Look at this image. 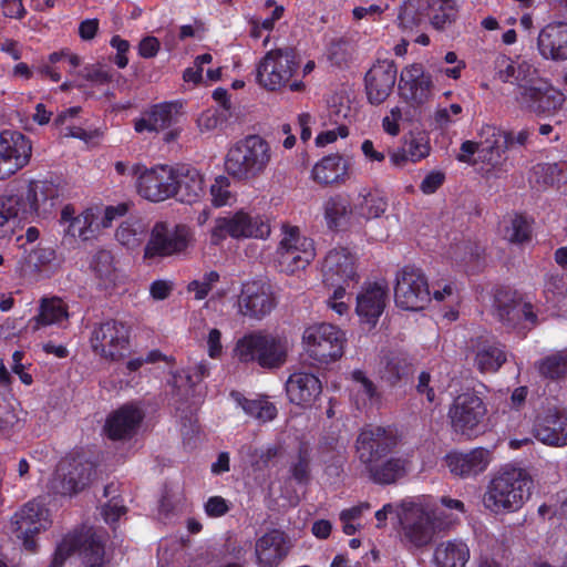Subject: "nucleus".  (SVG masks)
<instances>
[{
	"instance_id": "nucleus-17",
	"label": "nucleus",
	"mask_w": 567,
	"mask_h": 567,
	"mask_svg": "<svg viewBox=\"0 0 567 567\" xmlns=\"http://www.w3.org/2000/svg\"><path fill=\"white\" fill-rule=\"evenodd\" d=\"M277 305L271 286L261 280L243 284L238 297L239 311L243 316L261 320L269 316Z\"/></svg>"
},
{
	"instance_id": "nucleus-54",
	"label": "nucleus",
	"mask_w": 567,
	"mask_h": 567,
	"mask_svg": "<svg viewBox=\"0 0 567 567\" xmlns=\"http://www.w3.org/2000/svg\"><path fill=\"white\" fill-rule=\"evenodd\" d=\"M410 148L404 147L390 154V162L395 167H403L408 162L416 163L426 157L431 151V144H409Z\"/></svg>"
},
{
	"instance_id": "nucleus-42",
	"label": "nucleus",
	"mask_w": 567,
	"mask_h": 567,
	"mask_svg": "<svg viewBox=\"0 0 567 567\" xmlns=\"http://www.w3.org/2000/svg\"><path fill=\"white\" fill-rule=\"evenodd\" d=\"M173 103H159L152 106L134 123L136 132H157L168 127L173 121Z\"/></svg>"
},
{
	"instance_id": "nucleus-58",
	"label": "nucleus",
	"mask_w": 567,
	"mask_h": 567,
	"mask_svg": "<svg viewBox=\"0 0 567 567\" xmlns=\"http://www.w3.org/2000/svg\"><path fill=\"white\" fill-rule=\"evenodd\" d=\"M219 274L215 270L204 274L200 280H193L188 284L187 290L195 293L196 300L205 299L213 286L218 282Z\"/></svg>"
},
{
	"instance_id": "nucleus-32",
	"label": "nucleus",
	"mask_w": 567,
	"mask_h": 567,
	"mask_svg": "<svg viewBox=\"0 0 567 567\" xmlns=\"http://www.w3.org/2000/svg\"><path fill=\"white\" fill-rule=\"evenodd\" d=\"M488 456L487 450L478 447L468 453H449L445 460L452 474L460 477H468L486 470L489 463Z\"/></svg>"
},
{
	"instance_id": "nucleus-56",
	"label": "nucleus",
	"mask_w": 567,
	"mask_h": 567,
	"mask_svg": "<svg viewBox=\"0 0 567 567\" xmlns=\"http://www.w3.org/2000/svg\"><path fill=\"white\" fill-rule=\"evenodd\" d=\"M290 473L298 484H307L310 480V451L306 444L298 449L297 461L291 464Z\"/></svg>"
},
{
	"instance_id": "nucleus-14",
	"label": "nucleus",
	"mask_w": 567,
	"mask_h": 567,
	"mask_svg": "<svg viewBox=\"0 0 567 567\" xmlns=\"http://www.w3.org/2000/svg\"><path fill=\"white\" fill-rule=\"evenodd\" d=\"M394 300L399 308L419 311L431 300V292L425 275L421 269L405 266L396 275Z\"/></svg>"
},
{
	"instance_id": "nucleus-21",
	"label": "nucleus",
	"mask_w": 567,
	"mask_h": 567,
	"mask_svg": "<svg viewBox=\"0 0 567 567\" xmlns=\"http://www.w3.org/2000/svg\"><path fill=\"white\" fill-rule=\"evenodd\" d=\"M144 417V411L137 405L123 404L107 415L103 432L111 441L131 440L137 433Z\"/></svg>"
},
{
	"instance_id": "nucleus-1",
	"label": "nucleus",
	"mask_w": 567,
	"mask_h": 567,
	"mask_svg": "<svg viewBox=\"0 0 567 567\" xmlns=\"http://www.w3.org/2000/svg\"><path fill=\"white\" fill-rule=\"evenodd\" d=\"M64 188V179L56 175L13 182L0 195V213L23 226L34 215H51L62 202Z\"/></svg>"
},
{
	"instance_id": "nucleus-47",
	"label": "nucleus",
	"mask_w": 567,
	"mask_h": 567,
	"mask_svg": "<svg viewBox=\"0 0 567 567\" xmlns=\"http://www.w3.org/2000/svg\"><path fill=\"white\" fill-rule=\"evenodd\" d=\"M147 230V224L142 218L130 217L118 226L115 237L121 245L135 248L144 240Z\"/></svg>"
},
{
	"instance_id": "nucleus-49",
	"label": "nucleus",
	"mask_w": 567,
	"mask_h": 567,
	"mask_svg": "<svg viewBox=\"0 0 567 567\" xmlns=\"http://www.w3.org/2000/svg\"><path fill=\"white\" fill-rule=\"evenodd\" d=\"M425 16H427V10L420 0H408L400 8L399 27L408 37L413 35L414 30L422 23Z\"/></svg>"
},
{
	"instance_id": "nucleus-5",
	"label": "nucleus",
	"mask_w": 567,
	"mask_h": 567,
	"mask_svg": "<svg viewBox=\"0 0 567 567\" xmlns=\"http://www.w3.org/2000/svg\"><path fill=\"white\" fill-rule=\"evenodd\" d=\"M398 513L400 542L408 550L427 547L435 536V518L424 505L414 501H403Z\"/></svg>"
},
{
	"instance_id": "nucleus-25",
	"label": "nucleus",
	"mask_w": 567,
	"mask_h": 567,
	"mask_svg": "<svg viewBox=\"0 0 567 567\" xmlns=\"http://www.w3.org/2000/svg\"><path fill=\"white\" fill-rule=\"evenodd\" d=\"M286 392L292 404L311 408L322 393V384L313 373L297 371L289 375Z\"/></svg>"
},
{
	"instance_id": "nucleus-59",
	"label": "nucleus",
	"mask_w": 567,
	"mask_h": 567,
	"mask_svg": "<svg viewBox=\"0 0 567 567\" xmlns=\"http://www.w3.org/2000/svg\"><path fill=\"white\" fill-rule=\"evenodd\" d=\"M21 429V421L9 405L0 404V435L11 436Z\"/></svg>"
},
{
	"instance_id": "nucleus-11",
	"label": "nucleus",
	"mask_w": 567,
	"mask_h": 567,
	"mask_svg": "<svg viewBox=\"0 0 567 567\" xmlns=\"http://www.w3.org/2000/svg\"><path fill=\"white\" fill-rule=\"evenodd\" d=\"M400 436L393 425H365L354 442L357 457L362 466L390 455L399 445Z\"/></svg>"
},
{
	"instance_id": "nucleus-41",
	"label": "nucleus",
	"mask_w": 567,
	"mask_h": 567,
	"mask_svg": "<svg viewBox=\"0 0 567 567\" xmlns=\"http://www.w3.org/2000/svg\"><path fill=\"white\" fill-rule=\"evenodd\" d=\"M543 380L559 382L567 379V347L553 351L534 364Z\"/></svg>"
},
{
	"instance_id": "nucleus-52",
	"label": "nucleus",
	"mask_w": 567,
	"mask_h": 567,
	"mask_svg": "<svg viewBox=\"0 0 567 567\" xmlns=\"http://www.w3.org/2000/svg\"><path fill=\"white\" fill-rule=\"evenodd\" d=\"M388 208V202L378 192H369L361 196L355 205L357 213L365 219L380 217Z\"/></svg>"
},
{
	"instance_id": "nucleus-30",
	"label": "nucleus",
	"mask_w": 567,
	"mask_h": 567,
	"mask_svg": "<svg viewBox=\"0 0 567 567\" xmlns=\"http://www.w3.org/2000/svg\"><path fill=\"white\" fill-rule=\"evenodd\" d=\"M368 478L377 485H392L408 475L410 461L404 456H390L363 466Z\"/></svg>"
},
{
	"instance_id": "nucleus-22",
	"label": "nucleus",
	"mask_w": 567,
	"mask_h": 567,
	"mask_svg": "<svg viewBox=\"0 0 567 567\" xmlns=\"http://www.w3.org/2000/svg\"><path fill=\"white\" fill-rule=\"evenodd\" d=\"M322 278L326 286L338 282H358L357 258L344 247L333 248L326 255L322 266Z\"/></svg>"
},
{
	"instance_id": "nucleus-51",
	"label": "nucleus",
	"mask_w": 567,
	"mask_h": 567,
	"mask_svg": "<svg viewBox=\"0 0 567 567\" xmlns=\"http://www.w3.org/2000/svg\"><path fill=\"white\" fill-rule=\"evenodd\" d=\"M533 219H529L522 213H515L511 218V224L506 227V237L513 244H525L532 240Z\"/></svg>"
},
{
	"instance_id": "nucleus-53",
	"label": "nucleus",
	"mask_w": 567,
	"mask_h": 567,
	"mask_svg": "<svg viewBox=\"0 0 567 567\" xmlns=\"http://www.w3.org/2000/svg\"><path fill=\"white\" fill-rule=\"evenodd\" d=\"M544 293L548 302L557 303L567 296V275L554 271L545 277Z\"/></svg>"
},
{
	"instance_id": "nucleus-61",
	"label": "nucleus",
	"mask_w": 567,
	"mask_h": 567,
	"mask_svg": "<svg viewBox=\"0 0 567 567\" xmlns=\"http://www.w3.org/2000/svg\"><path fill=\"white\" fill-rule=\"evenodd\" d=\"M56 258V252L53 247L38 246L29 255V264L35 269L41 270L42 268L51 265Z\"/></svg>"
},
{
	"instance_id": "nucleus-62",
	"label": "nucleus",
	"mask_w": 567,
	"mask_h": 567,
	"mask_svg": "<svg viewBox=\"0 0 567 567\" xmlns=\"http://www.w3.org/2000/svg\"><path fill=\"white\" fill-rule=\"evenodd\" d=\"M515 83L519 87V92L524 91L525 86H529L533 82L539 80L535 78L536 69L527 61L515 63Z\"/></svg>"
},
{
	"instance_id": "nucleus-23",
	"label": "nucleus",
	"mask_w": 567,
	"mask_h": 567,
	"mask_svg": "<svg viewBox=\"0 0 567 567\" xmlns=\"http://www.w3.org/2000/svg\"><path fill=\"white\" fill-rule=\"evenodd\" d=\"M173 198L184 204L199 202L205 195V178L199 169L189 164L174 166Z\"/></svg>"
},
{
	"instance_id": "nucleus-55",
	"label": "nucleus",
	"mask_w": 567,
	"mask_h": 567,
	"mask_svg": "<svg viewBox=\"0 0 567 567\" xmlns=\"http://www.w3.org/2000/svg\"><path fill=\"white\" fill-rule=\"evenodd\" d=\"M81 544V534L66 535L65 537H63L55 548L51 561V567H62L70 556H72L76 551H80Z\"/></svg>"
},
{
	"instance_id": "nucleus-9",
	"label": "nucleus",
	"mask_w": 567,
	"mask_h": 567,
	"mask_svg": "<svg viewBox=\"0 0 567 567\" xmlns=\"http://www.w3.org/2000/svg\"><path fill=\"white\" fill-rule=\"evenodd\" d=\"M192 240V231L186 225L178 224L169 228L165 221H157L144 247V259L181 256L187 251Z\"/></svg>"
},
{
	"instance_id": "nucleus-57",
	"label": "nucleus",
	"mask_w": 567,
	"mask_h": 567,
	"mask_svg": "<svg viewBox=\"0 0 567 567\" xmlns=\"http://www.w3.org/2000/svg\"><path fill=\"white\" fill-rule=\"evenodd\" d=\"M230 181L224 175H219L215 178L210 185L212 203L215 207H221L229 203L231 193L229 190Z\"/></svg>"
},
{
	"instance_id": "nucleus-37",
	"label": "nucleus",
	"mask_w": 567,
	"mask_h": 567,
	"mask_svg": "<svg viewBox=\"0 0 567 567\" xmlns=\"http://www.w3.org/2000/svg\"><path fill=\"white\" fill-rule=\"evenodd\" d=\"M461 153L457 155L460 162L468 164H486L496 167L502 162V155L507 150L501 147V144H461Z\"/></svg>"
},
{
	"instance_id": "nucleus-3",
	"label": "nucleus",
	"mask_w": 567,
	"mask_h": 567,
	"mask_svg": "<svg viewBox=\"0 0 567 567\" xmlns=\"http://www.w3.org/2000/svg\"><path fill=\"white\" fill-rule=\"evenodd\" d=\"M487 413L484 396L473 389H466L453 398L447 409L452 433L467 440L477 437L485 430Z\"/></svg>"
},
{
	"instance_id": "nucleus-34",
	"label": "nucleus",
	"mask_w": 567,
	"mask_h": 567,
	"mask_svg": "<svg viewBox=\"0 0 567 567\" xmlns=\"http://www.w3.org/2000/svg\"><path fill=\"white\" fill-rule=\"evenodd\" d=\"M95 214L91 208L83 210L78 216H74V209L68 205L61 212V223L66 224L64 229L65 236L73 239H81L86 241L95 236L93 225L95 223Z\"/></svg>"
},
{
	"instance_id": "nucleus-6",
	"label": "nucleus",
	"mask_w": 567,
	"mask_h": 567,
	"mask_svg": "<svg viewBox=\"0 0 567 567\" xmlns=\"http://www.w3.org/2000/svg\"><path fill=\"white\" fill-rule=\"evenodd\" d=\"M276 256L280 271L295 275L315 260L316 243L311 237L305 236L298 226L284 223Z\"/></svg>"
},
{
	"instance_id": "nucleus-12",
	"label": "nucleus",
	"mask_w": 567,
	"mask_h": 567,
	"mask_svg": "<svg viewBox=\"0 0 567 567\" xmlns=\"http://www.w3.org/2000/svg\"><path fill=\"white\" fill-rule=\"evenodd\" d=\"M94 475L95 464L75 454L59 464L49 487L56 495L71 496L89 486Z\"/></svg>"
},
{
	"instance_id": "nucleus-45",
	"label": "nucleus",
	"mask_w": 567,
	"mask_h": 567,
	"mask_svg": "<svg viewBox=\"0 0 567 567\" xmlns=\"http://www.w3.org/2000/svg\"><path fill=\"white\" fill-rule=\"evenodd\" d=\"M90 269L105 288L115 285L117 275L111 251L106 249L97 250L90 260Z\"/></svg>"
},
{
	"instance_id": "nucleus-13",
	"label": "nucleus",
	"mask_w": 567,
	"mask_h": 567,
	"mask_svg": "<svg viewBox=\"0 0 567 567\" xmlns=\"http://www.w3.org/2000/svg\"><path fill=\"white\" fill-rule=\"evenodd\" d=\"M270 144H234L226 156L225 168L237 179H250L260 174L270 159Z\"/></svg>"
},
{
	"instance_id": "nucleus-24",
	"label": "nucleus",
	"mask_w": 567,
	"mask_h": 567,
	"mask_svg": "<svg viewBox=\"0 0 567 567\" xmlns=\"http://www.w3.org/2000/svg\"><path fill=\"white\" fill-rule=\"evenodd\" d=\"M389 298L385 282H367L357 296L355 311L361 320L375 326L383 313Z\"/></svg>"
},
{
	"instance_id": "nucleus-28",
	"label": "nucleus",
	"mask_w": 567,
	"mask_h": 567,
	"mask_svg": "<svg viewBox=\"0 0 567 567\" xmlns=\"http://www.w3.org/2000/svg\"><path fill=\"white\" fill-rule=\"evenodd\" d=\"M288 553V539L282 530L271 529L256 540L255 554L259 567H277Z\"/></svg>"
},
{
	"instance_id": "nucleus-4",
	"label": "nucleus",
	"mask_w": 567,
	"mask_h": 567,
	"mask_svg": "<svg viewBox=\"0 0 567 567\" xmlns=\"http://www.w3.org/2000/svg\"><path fill=\"white\" fill-rule=\"evenodd\" d=\"M234 352L241 363H257L271 370L286 363L288 344L285 338L254 331L237 340Z\"/></svg>"
},
{
	"instance_id": "nucleus-29",
	"label": "nucleus",
	"mask_w": 567,
	"mask_h": 567,
	"mask_svg": "<svg viewBox=\"0 0 567 567\" xmlns=\"http://www.w3.org/2000/svg\"><path fill=\"white\" fill-rule=\"evenodd\" d=\"M396 68L392 62L373 65L365 75L368 99L373 104L386 100L396 81Z\"/></svg>"
},
{
	"instance_id": "nucleus-36",
	"label": "nucleus",
	"mask_w": 567,
	"mask_h": 567,
	"mask_svg": "<svg viewBox=\"0 0 567 567\" xmlns=\"http://www.w3.org/2000/svg\"><path fill=\"white\" fill-rule=\"evenodd\" d=\"M0 181L27 166L32 155V144H0Z\"/></svg>"
},
{
	"instance_id": "nucleus-16",
	"label": "nucleus",
	"mask_w": 567,
	"mask_h": 567,
	"mask_svg": "<svg viewBox=\"0 0 567 567\" xmlns=\"http://www.w3.org/2000/svg\"><path fill=\"white\" fill-rule=\"evenodd\" d=\"M49 509L41 502L33 499L24 504L12 517V525L23 546L34 551L37 543L34 536L50 526Z\"/></svg>"
},
{
	"instance_id": "nucleus-64",
	"label": "nucleus",
	"mask_w": 567,
	"mask_h": 567,
	"mask_svg": "<svg viewBox=\"0 0 567 567\" xmlns=\"http://www.w3.org/2000/svg\"><path fill=\"white\" fill-rule=\"evenodd\" d=\"M446 176L442 171H431L420 184V190L425 195L434 194L445 182Z\"/></svg>"
},
{
	"instance_id": "nucleus-33",
	"label": "nucleus",
	"mask_w": 567,
	"mask_h": 567,
	"mask_svg": "<svg viewBox=\"0 0 567 567\" xmlns=\"http://www.w3.org/2000/svg\"><path fill=\"white\" fill-rule=\"evenodd\" d=\"M522 296L507 287L497 288L494 295V309L497 319L508 328L522 322Z\"/></svg>"
},
{
	"instance_id": "nucleus-43",
	"label": "nucleus",
	"mask_w": 567,
	"mask_h": 567,
	"mask_svg": "<svg viewBox=\"0 0 567 567\" xmlns=\"http://www.w3.org/2000/svg\"><path fill=\"white\" fill-rule=\"evenodd\" d=\"M346 175V161L339 155L326 156L312 168L313 179L322 185L339 183Z\"/></svg>"
},
{
	"instance_id": "nucleus-38",
	"label": "nucleus",
	"mask_w": 567,
	"mask_h": 567,
	"mask_svg": "<svg viewBox=\"0 0 567 567\" xmlns=\"http://www.w3.org/2000/svg\"><path fill=\"white\" fill-rule=\"evenodd\" d=\"M470 559V548L461 539L440 543L433 554L436 567H465Z\"/></svg>"
},
{
	"instance_id": "nucleus-20",
	"label": "nucleus",
	"mask_w": 567,
	"mask_h": 567,
	"mask_svg": "<svg viewBox=\"0 0 567 567\" xmlns=\"http://www.w3.org/2000/svg\"><path fill=\"white\" fill-rule=\"evenodd\" d=\"M174 166L159 165L145 169L137 177V194L153 203H161L173 198Z\"/></svg>"
},
{
	"instance_id": "nucleus-48",
	"label": "nucleus",
	"mask_w": 567,
	"mask_h": 567,
	"mask_svg": "<svg viewBox=\"0 0 567 567\" xmlns=\"http://www.w3.org/2000/svg\"><path fill=\"white\" fill-rule=\"evenodd\" d=\"M80 555L85 567H106L105 545L95 533L82 536Z\"/></svg>"
},
{
	"instance_id": "nucleus-18",
	"label": "nucleus",
	"mask_w": 567,
	"mask_h": 567,
	"mask_svg": "<svg viewBox=\"0 0 567 567\" xmlns=\"http://www.w3.org/2000/svg\"><path fill=\"white\" fill-rule=\"evenodd\" d=\"M532 433L536 440L548 446L567 445V411L556 406L538 412L533 422Z\"/></svg>"
},
{
	"instance_id": "nucleus-19",
	"label": "nucleus",
	"mask_w": 567,
	"mask_h": 567,
	"mask_svg": "<svg viewBox=\"0 0 567 567\" xmlns=\"http://www.w3.org/2000/svg\"><path fill=\"white\" fill-rule=\"evenodd\" d=\"M518 103L536 114H554L565 102V95L545 80H537L517 96Z\"/></svg>"
},
{
	"instance_id": "nucleus-27",
	"label": "nucleus",
	"mask_w": 567,
	"mask_h": 567,
	"mask_svg": "<svg viewBox=\"0 0 567 567\" xmlns=\"http://www.w3.org/2000/svg\"><path fill=\"white\" fill-rule=\"evenodd\" d=\"M537 49L546 60H567V22L553 21L538 34Z\"/></svg>"
},
{
	"instance_id": "nucleus-10",
	"label": "nucleus",
	"mask_w": 567,
	"mask_h": 567,
	"mask_svg": "<svg viewBox=\"0 0 567 567\" xmlns=\"http://www.w3.org/2000/svg\"><path fill=\"white\" fill-rule=\"evenodd\" d=\"M131 328L123 321L107 319L94 324L90 346L92 351L102 359L118 361L130 350Z\"/></svg>"
},
{
	"instance_id": "nucleus-50",
	"label": "nucleus",
	"mask_w": 567,
	"mask_h": 567,
	"mask_svg": "<svg viewBox=\"0 0 567 567\" xmlns=\"http://www.w3.org/2000/svg\"><path fill=\"white\" fill-rule=\"evenodd\" d=\"M236 400L247 415L258 421L269 422L277 416L276 405L267 400H250L239 393H237Z\"/></svg>"
},
{
	"instance_id": "nucleus-40",
	"label": "nucleus",
	"mask_w": 567,
	"mask_h": 567,
	"mask_svg": "<svg viewBox=\"0 0 567 567\" xmlns=\"http://www.w3.org/2000/svg\"><path fill=\"white\" fill-rule=\"evenodd\" d=\"M68 307L59 297L43 298L39 306L37 316L29 320L28 326L37 331L43 327L51 324H60L68 320Z\"/></svg>"
},
{
	"instance_id": "nucleus-39",
	"label": "nucleus",
	"mask_w": 567,
	"mask_h": 567,
	"mask_svg": "<svg viewBox=\"0 0 567 567\" xmlns=\"http://www.w3.org/2000/svg\"><path fill=\"white\" fill-rule=\"evenodd\" d=\"M352 215V206L348 196L334 195L323 204V216L327 227L332 231H340L348 227Z\"/></svg>"
},
{
	"instance_id": "nucleus-35",
	"label": "nucleus",
	"mask_w": 567,
	"mask_h": 567,
	"mask_svg": "<svg viewBox=\"0 0 567 567\" xmlns=\"http://www.w3.org/2000/svg\"><path fill=\"white\" fill-rule=\"evenodd\" d=\"M506 361L505 346L489 340L477 341L474 365L481 373H495Z\"/></svg>"
},
{
	"instance_id": "nucleus-63",
	"label": "nucleus",
	"mask_w": 567,
	"mask_h": 567,
	"mask_svg": "<svg viewBox=\"0 0 567 567\" xmlns=\"http://www.w3.org/2000/svg\"><path fill=\"white\" fill-rule=\"evenodd\" d=\"M230 509V504L221 496H210L204 504L205 514L210 518H218L226 515Z\"/></svg>"
},
{
	"instance_id": "nucleus-15",
	"label": "nucleus",
	"mask_w": 567,
	"mask_h": 567,
	"mask_svg": "<svg viewBox=\"0 0 567 567\" xmlns=\"http://www.w3.org/2000/svg\"><path fill=\"white\" fill-rule=\"evenodd\" d=\"M297 68L298 62L293 49L270 50L258 65L257 79L262 86L276 90L289 82Z\"/></svg>"
},
{
	"instance_id": "nucleus-46",
	"label": "nucleus",
	"mask_w": 567,
	"mask_h": 567,
	"mask_svg": "<svg viewBox=\"0 0 567 567\" xmlns=\"http://www.w3.org/2000/svg\"><path fill=\"white\" fill-rule=\"evenodd\" d=\"M427 10V17L435 29H444L456 18L457 10L453 0H420Z\"/></svg>"
},
{
	"instance_id": "nucleus-31",
	"label": "nucleus",
	"mask_w": 567,
	"mask_h": 567,
	"mask_svg": "<svg viewBox=\"0 0 567 567\" xmlns=\"http://www.w3.org/2000/svg\"><path fill=\"white\" fill-rule=\"evenodd\" d=\"M527 181L535 192H546L549 188L560 190L567 185V164L538 163L529 169Z\"/></svg>"
},
{
	"instance_id": "nucleus-44",
	"label": "nucleus",
	"mask_w": 567,
	"mask_h": 567,
	"mask_svg": "<svg viewBox=\"0 0 567 567\" xmlns=\"http://www.w3.org/2000/svg\"><path fill=\"white\" fill-rule=\"evenodd\" d=\"M383 365L379 370L380 379L389 386H396L402 380H405L411 372V362L403 353H391L383 360Z\"/></svg>"
},
{
	"instance_id": "nucleus-2",
	"label": "nucleus",
	"mask_w": 567,
	"mask_h": 567,
	"mask_svg": "<svg viewBox=\"0 0 567 567\" xmlns=\"http://www.w3.org/2000/svg\"><path fill=\"white\" fill-rule=\"evenodd\" d=\"M533 486L526 470L506 465L488 483L483 504L496 515L515 513L529 499Z\"/></svg>"
},
{
	"instance_id": "nucleus-26",
	"label": "nucleus",
	"mask_w": 567,
	"mask_h": 567,
	"mask_svg": "<svg viewBox=\"0 0 567 567\" xmlns=\"http://www.w3.org/2000/svg\"><path fill=\"white\" fill-rule=\"evenodd\" d=\"M400 89L408 99L416 104H423L430 100L434 83L432 75L424 71L422 64L413 63L402 70Z\"/></svg>"
},
{
	"instance_id": "nucleus-7",
	"label": "nucleus",
	"mask_w": 567,
	"mask_h": 567,
	"mask_svg": "<svg viewBox=\"0 0 567 567\" xmlns=\"http://www.w3.org/2000/svg\"><path fill=\"white\" fill-rule=\"evenodd\" d=\"M270 221L266 216L250 214L244 209L237 210L225 217L215 219L210 231V241L219 245L227 237L234 239L258 238L266 239L270 236Z\"/></svg>"
},
{
	"instance_id": "nucleus-8",
	"label": "nucleus",
	"mask_w": 567,
	"mask_h": 567,
	"mask_svg": "<svg viewBox=\"0 0 567 567\" xmlns=\"http://www.w3.org/2000/svg\"><path fill=\"white\" fill-rule=\"evenodd\" d=\"M346 333L331 323L309 326L302 333L306 353L319 363H330L339 360L344 352Z\"/></svg>"
},
{
	"instance_id": "nucleus-60",
	"label": "nucleus",
	"mask_w": 567,
	"mask_h": 567,
	"mask_svg": "<svg viewBox=\"0 0 567 567\" xmlns=\"http://www.w3.org/2000/svg\"><path fill=\"white\" fill-rule=\"evenodd\" d=\"M462 112V106L456 103L445 107H437L433 115L434 125L439 128H445L456 122Z\"/></svg>"
}]
</instances>
